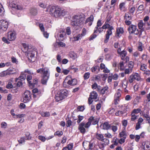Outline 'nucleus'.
Listing matches in <instances>:
<instances>
[{"label":"nucleus","mask_w":150,"mask_h":150,"mask_svg":"<svg viewBox=\"0 0 150 150\" xmlns=\"http://www.w3.org/2000/svg\"><path fill=\"white\" fill-rule=\"evenodd\" d=\"M85 18L81 16H74L73 20L71 24L74 27L79 26L83 23Z\"/></svg>","instance_id":"f257e3e1"},{"label":"nucleus","mask_w":150,"mask_h":150,"mask_svg":"<svg viewBox=\"0 0 150 150\" xmlns=\"http://www.w3.org/2000/svg\"><path fill=\"white\" fill-rule=\"evenodd\" d=\"M61 9L58 7L52 6L50 9V13L52 16L56 17L60 16Z\"/></svg>","instance_id":"f03ea898"},{"label":"nucleus","mask_w":150,"mask_h":150,"mask_svg":"<svg viewBox=\"0 0 150 150\" xmlns=\"http://www.w3.org/2000/svg\"><path fill=\"white\" fill-rule=\"evenodd\" d=\"M71 77L70 76H68L66 78L63 83V85L64 87H67V86L66 85L67 83L69 85H74L77 83V80L76 79H71Z\"/></svg>","instance_id":"7ed1b4c3"},{"label":"nucleus","mask_w":150,"mask_h":150,"mask_svg":"<svg viewBox=\"0 0 150 150\" xmlns=\"http://www.w3.org/2000/svg\"><path fill=\"white\" fill-rule=\"evenodd\" d=\"M8 22L5 20L0 21V30L2 31H6L8 27Z\"/></svg>","instance_id":"20e7f679"},{"label":"nucleus","mask_w":150,"mask_h":150,"mask_svg":"<svg viewBox=\"0 0 150 150\" xmlns=\"http://www.w3.org/2000/svg\"><path fill=\"white\" fill-rule=\"evenodd\" d=\"M36 53V50H30L29 51V62H34L36 59V57L35 56V54Z\"/></svg>","instance_id":"39448f33"},{"label":"nucleus","mask_w":150,"mask_h":150,"mask_svg":"<svg viewBox=\"0 0 150 150\" xmlns=\"http://www.w3.org/2000/svg\"><path fill=\"white\" fill-rule=\"evenodd\" d=\"M128 30L130 34L134 33L136 35H138L139 33V31L137 28V26L133 25L129 26Z\"/></svg>","instance_id":"423d86ee"},{"label":"nucleus","mask_w":150,"mask_h":150,"mask_svg":"<svg viewBox=\"0 0 150 150\" xmlns=\"http://www.w3.org/2000/svg\"><path fill=\"white\" fill-rule=\"evenodd\" d=\"M50 76V73L48 71L45 72V73L43 74L42 78L41 80V83L43 84H46L47 82L49 79Z\"/></svg>","instance_id":"0eeeda50"},{"label":"nucleus","mask_w":150,"mask_h":150,"mask_svg":"<svg viewBox=\"0 0 150 150\" xmlns=\"http://www.w3.org/2000/svg\"><path fill=\"white\" fill-rule=\"evenodd\" d=\"M113 29V27H110L109 29H108L106 32V38L104 40V42L105 43H107L110 38V36L112 34V30Z\"/></svg>","instance_id":"6e6552de"},{"label":"nucleus","mask_w":150,"mask_h":150,"mask_svg":"<svg viewBox=\"0 0 150 150\" xmlns=\"http://www.w3.org/2000/svg\"><path fill=\"white\" fill-rule=\"evenodd\" d=\"M16 38L15 33L12 31L8 33L7 38L10 41L13 40Z\"/></svg>","instance_id":"1a4fd4ad"},{"label":"nucleus","mask_w":150,"mask_h":150,"mask_svg":"<svg viewBox=\"0 0 150 150\" xmlns=\"http://www.w3.org/2000/svg\"><path fill=\"white\" fill-rule=\"evenodd\" d=\"M22 45L23 46L22 48V51L25 54V55L27 57L28 56V46L25 43H23Z\"/></svg>","instance_id":"9d476101"},{"label":"nucleus","mask_w":150,"mask_h":150,"mask_svg":"<svg viewBox=\"0 0 150 150\" xmlns=\"http://www.w3.org/2000/svg\"><path fill=\"white\" fill-rule=\"evenodd\" d=\"M28 73V70L27 69L24 72H22L18 78L16 79V80H19L21 81L24 80L26 77V74L25 73Z\"/></svg>","instance_id":"9b49d317"},{"label":"nucleus","mask_w":150,"mask_h":150,"mask_svg":"<svg viewBox=\"0 0 150 150\" xmlns=\"http://www.w3.org/2000/svg\"><path fill=\"white\" fill-rule=\"evenodd\" d=\"M93 19L94 17L93 16V15H91L89 17L86 19L85 21V23H88V26H91L92 24V23L93 20Z\"/></svg>","instance_id":"f8f14e48"},{"label":"nucleus","mask_w":150,"mask_h":150,"mask_svg":"<svg viewBox=\"0 0 150 150\" xmlns=\"http://www.w3.org/2000/svg\"><path fill=\"white\" fill-rule=\"evenodd\" d=\"M59 93L61 95L63 99L66 98L67 96L68 91L66 89H64L61 91L60 92H59Z\"/></svg>","instance_id":"ddd939ff"},{"label":"nucleus","mask_w":150,"mask_h":150,"mask_svg":"<svg viewBox=\"0 0 150 150\" xmlns=\"http://www.w3.org/2000/svg\"><path fill=\"white\" fill-rule=\"evenodd\" d=\"M85 123L82 122L81 123L79 126V129L80 130L81 133H84L86 132V130L83 127H85Z\"/></svg>","instance_id":"4468645a"},{"label":"nucleus","mask_w":150,"mask_h":150,"mask_svg":"<svg viewBox=\"0 0 150 150\" xmlns=\"http://www.w3.org/2000/svg\"><path fill=\"white\" fill-rule=\"evenodd\" d=\"M144 143V149L145 150H150V142L145 141Z\"/></svg>","instance_id":"2eb2a0df"},{"label":"nucleus","mask_w":150,"mask_h":150,"mask_svg":"<svg viewBox=\"0 0 150 150\" xmlns=\"http://www.w3.org/2000/svg\"><path fill=\"white\" fill-rule=\"evenodd\" d=\"M10 6L13 8H14L18 10H20L22 9L21 7L15 4L14 2H12L10 4Z\"/></svg>","instance_id":"dca6fc26"},{"label":"nucleus","mask_w":150,"mask_h":150,"mask_svg":"<svg viewBox=\"0 0 150 150\" xmlns=\"http://www.w3.org/2000/svg\"><path fill=\"white\" fill-rule=\"evenodd\" d=\"M145 23H143L142 21H140L138 23V26L139 29L142 30L145 28Z\"/></svg>","instance_id":"f3484780"},{"label":"nucleus","mask_w":150,"mask_h":150,"mask_svg":"<svg viewBox=\"0 0 150 150\" xmlns=\"http://www.w3.org/2000/svg\"><path fill=\"white\" fill-rule=\"evenodd\" d=\"M12 74V73H11V72L9 70L4 71L0 73V76L3 77L6 75H10Z\"/></svg>","instance_id":"a211bd4d"},{"label":"nucleus","mask_w":150,"mask_h":150,"mask_svg":"<svg viewBox=\"0 0 150 150\" xmlns=\"http://www.w3.org/2000/svg\"><path fill=\"white\" fill-rule=\"evenodd\" d=\"M30 13L32 16H35L38 13L37 9L35 8H32L30 10Z\"/></svg>","instance_id":"6ab92c4d"},{"label":"nucleus","mask_w":150,"mask_h":150,"mask_svg":"<svg viewBox=\"0 0 150 150\" xmlns=\"http://www.w3.org/2000/svg\"><path fill=\"white\" fill-rule=\"evenodd\" d=\"M102 129H103L108 130V129L110 127V125L109 124L108 122H105L102 125Z\"/></svg>","instance_id":"aec40b11"},{"label":"nucleus","mask_w":150,"mask_h":150,"mask_svg":"<svg viewBox=\"0 0 150 150\" xmlns=\"http://www.w3.org/2000/svg\"><path fill=\"white\" fill-rule=\"evenodd\" d=\"M93 117H90L88 119V122L85 125V127L86 128H88L90 125L91 124V122L93 121Z\"/></svg>","instance_id":"412c9836"},{"label":"nucleus","mask_w":150,"mask_h":150,"mask_svg":"<svg viewBox=\"0 0 150 150\" xmlns=\"http://www.w3.org/2000/svg\"><path fill=\"white\" fill-rule=\"evenodd\" d=\"M98 94L96 91L92 92L90 95V98L93 99H96L97 98Z\"/></svg>","instance_id":"4be33fe9"},{"label":"nucleus","mask_w":150,"mask_h":150,"mask_svg":"<svg viewBox=\"0 0 150 150\" xmlns=\"http://www.w3.org/2000/svg\"><path fill=\"white\" fill-rule=\"evenodd\" d=\"M127 85V82L126 78H125L122 81V86L123 88L125 89H126Z\"/></svg>","instance_id":"5701e85b"},{"label":"nucleus","mask_w":150,"mask_h":150,"mask_svg":"<svg viewBox=\"0 0 150 150\" xmlns=\"http://www.w3.org/2000/svg\"><path fill=\"white\" fill-rule=\"evenodd\" d=\"M100 75L94 76L91 78V80L94 81H98L100 80Z\"/></svg>","instance_id":"b1692460"},{"label":"nucleus","mask_w":150,"mask_h":150,"mask_svg":"<svg viewBox=\"0 0 150 150\" xmlns=\"http://www.w3.org/2000/svg\"><path fill=\"white\" fill-rule=\"evenodd\" d=\"M118 54L120 55L121 57V59L122 60H124L127 54V53L126 51L125 50L123 51H122V52H121L118 53Z\"/></svg>","instance_id":"393cba45"},{"label":"nucleus","mask_w":150,"mask_h":150,"mask_svg":"<svg viewBox=\"0 0 150 150\" xmlns=\"http://www.w3.org/2000/svg\"><path fill=\"white\" fill-rule=\"evenodd\" d=\"M55 98L57 102L59 101L64 99L61 96V95L59 92L56 95Z\"/></svg>","instance_id":"a878e982"},{"label":"nucleus","mask_w":150,"mask_h":150,"mask_svg":"<svg viewBox=\"0 0 150 150\" xmlns=\"http://www.w3.org/2000/svg\"><path fill=\"white\" fill-rule=\"evenodd\" d=\"M69 56L70 57L73 59H75L77 57V54L73 52H71L69 53Z\"/></svg>","instance_id":"bb28decb"},{"label":"nucleus","mask_w":150,"mask_h":150,"mask_svg":"<svg viewBox=\"0 0 150 150\" xmlns=\"http://www.w3.org/2000/svg\"><path fill=\"white\" fill-rule=\"evenodd\" d=\"M37 83L38 80L36 79L34 80L33 83H32L30 81H29V86H31L32 88H33L35 86V85H37Z\"/></svg>","instance_id":"cd10ccee"},{"label":"nucleus","mask_w":150,"mask_h":150,"mask_svg":"<svg viewBox=\"0 0 150 150\" xmlns=\"http://www.w3.org/2000/svg\"><path fill=\"white\" fill-rule=\"evenodd\" d=\"M121 95V93L120 92H118L115 94V103L116 105L118 103L117 101L119 100L118 98L120 97Z\"/></svg>","instance_id":"c85d7f7f"},{"label":"nucleus","mask_w":150,"mask_h":150,"mask_svg":"<svg viewBox=\"0 0 150 150\" xmlns=\"http://www.w3.org/2000/svg\"><path fill=\"white\" fill-rule=\"evenodd\" d=\"M69 14V12L66 11L65 10H62L61 9L60 16H67Z\"/></svg>","instance_id":"c756f323"},{"label":"nucleus","mask_w":150,"mask_h":150,"mask_svg":"<svg viewBox=\"0 0 150 150\" xmlns=\"http://www.w3.org/2000/svg\"><path fill=\"white\" fill-rule=\"evenodd\" d=\"M124 30L123 28H117V35L119 37L120 34H122Z\"/></svg>","instance_id":"7c9ffc66"},{"label":"nucleus","mask_w":150,"mask_h":150,"mask_svg":"<svg viewBox=\"0 0 150 150\" xmlns=\"http://www.w3.org/2000/svg\"><path fill=\"white\" fill-rule=\"evenodd\" d=\"M73 146L72 144H69L67 146L64 147L62 150H71L73 148Z\"/></svg>","instance_id":"2f4dec72"},{"label":"nucleus","mask_w":150,"mask_h":150,"mask_svg":"<svg viewBox=\"0 0 150 150\" xmlns=\"http://www.w3.org/2000/svg\"><path fill=\"white\" fill-rule=\"evenodd\" d=\"M103 29H106L108 28V29H109L110 27H113L112 26H111L108 23L107 21H106L105 24L103 25L102 27Z\"/></svg>","instance_id":"473e14b6"},{"label":"nucleus","mask_w":150,"mask_h":150,"mask_svg":"<svg viewBox=\"0 0 150 150\" xmlns=\"http://www.w3.org/2000/svg\"><path fill=\"white\" fill-rule=\"evenodd\" d=\"M96 137L97 139L101 141L104 138V136L102 134L97 133L96 134Z\"/></svg>","instance_id":"72a5a7b5"},{"label":"nucleus","mask_w":150,"mask_h":150,"mask_svg":"<svg viewBox=\"0 0 150 150\" xmlns=\"http://www.w3.org/2000/svg\"><path fill=\"white\" fill-rule=\"evenodd\" d=\"M102 23L100 20H99L97 22V26L94 30V33H96V31L97 30L98 28L100 26L102 25Z\"/></svg>","instance_id":"f704fd0d"},{"label":"nucleus","mask_w":150,"mask_h":150,"mask_svg":"<svg viewBox=\"0 0 150 150\" xmlns=\"http://www.w3.org/2000/svg\"><path fill=\"white\" fill-rule=\"evenodd\" d=\"M125 19L126 20H130L132 19V16L129 13H125Z\"/></svg>","instance_id":"c9c22d12"},{"label":"nucleus","mask_w":150,"mask_h":150,"mask_svg":"<svg viewBox=\"0 0 150 150\" xmlns=\"http://www.w3.org/2000/svg\"><path fill=\"white\" fill-rule=\"evenodd\" d=\"M119 135L120 137H123V138H124V137H125L126 138L127 134L125 131L124 130L122 131L119 134Z\"/></svg>","instance_id":"e433bc0d"},{"label":"nucleus","mask_w":150,"mask_h":150,"mask_svg":"<svg viewBox=\"0 0 150 150\" xmlns=\"http://www.w3.org/2000/svg\"><path fill=\"white\" fill-rule=\"evenodd\" d=\"M102 142V144L104 145L108 144L109 143V140L106 138H103L102 140H101Z\"/></svg>","instance_id":"4c0bfd02"},{"label":"nucleus","mask_w":150,"mask_h":150,"mask_svg":"<svg viewBox=\"0 0 150 150\" xmlns=\"http://www.w3.org/2000/svg\"><path fill=\"white\" fill-rule=\"evenodd\" d=\"M47 70H45V69L43 68H40L38 69L37 71V72L38 73H43V74L45 73V72H47Z\"/></svg>","instance_id":"58836bf2"},{"label":"nucleus","mask_w":150,"mask_h":150,"mask_svg":"<svg viewBox=\"0 0 150 150\" xmlns=\"http://www.w3.org/2000/svg\"><path fill=\"white\" fill-rule=\"evenodd\" d=\"M135 80L139 81L140 78L139 75L138 74H135L134 75H132Z\"/></svg>","instance_id":"ea45409f"},{"label":"nucleus","mask_w":150,"mask_h":150,"mask_svg":"<svg viewBox=\"0 0 150 150\" xmlns=\"http://www.w3.org/2000/svg\"><path fill=\"white\" fill-rule=\"evenodd\" d=\"M143 116L144 118L146 119L147 120H150V117L149 115V113L148 112L144 113Z\"/></svg>","instance_id":"a19ab883"},{"label":"nucleus","mask_w":150,"mask_h":150,"mask_svg":"<svg viewBox=\"0 0 150 150\" xmlns=\"http://www.w3.org/2000/svg\"><path fill=\"white\" fill-rule=\"evenodd\" d=\"M41 115L43 117H48L50 116V113L49 112H41Z\"/></svg>","instance_id":"79ce46f5"},{"label":"nucleus","mask_w":150,"mask_h":150,"mask_svg":"<svg viewBox=\"0 0 150 150\" xmlns=\"http://www.w3.org/2000/svg\"><path fill=\"white\" fill-rule=\"evenodd\" d=\"M125 3H121L119 5V8L120 10L122 11H124L125 9Z\"/></svg>","instance_id":"37998d69"},{"label":"nucleus","mask_w":150,"mask_h":150,"mask_svg":"<svg viewBox=\"0 0 150 150\" xmlns=\"http://www.w3.org/2000/svg\"><path fill=\"white\" fill-rule=\"evenodd\" d=\"M125 50V47L124 46L120 47L117 50V52L118 53L121 52L122 51Z\"/></svg>","instance_id":"c03bdc74"},{"label":"nucleus","mask_w":150,"mask_h":150,"mask_svg":"<svg viewBox=\"0 0 150 150\" xmlns=\"http://www.w3.org/2000/svg\"><path fill=\"white\" fill-rule=\"evenodd\" d=\"M108 90L107 87H105L101 89L100 90V93L103 95Z\"/></svg>","instance_id":"a18cd8bd"},{"label":"nucleus","mask_w":150,"mask_h":150,"mask_svg":"<svg viewBox=\"0 0 150 150\" xmlns=\"http://www.w3.org/2000/svg\"><path fill=\"white\" fill-rule=\"evenodd\" d=\"M57 44L59 46L61 47H64L66 45V44L65 43L62 42H57Z\"/></svg>","instance_id":"49530a36"},{"label":"nucleus","mask_w":150,"mask_h":150,"mask_svg":"<svg viewBox=\"0 0 150 150\" xmlns=\"http://www.w3.org/2000/svg\"><path fill=\"white\" fill-rule=\"evenodd\" d=\"M82 37V35L81 34H79L77 36H76L74 37V40L77 41L79 39H81Z\"/></svg>","instance_id":"de8ad7c7"},{"label":"nucleus","mask_w":150,"mask_h":150,"mask_svg":"<svg viewBox=\"0 0 150 150\" xmlns=\"http://www.w3.org/2000/svg\"><path fill=\"white\" fill-rule=\"evenodd\" d=\"M134 66V63L132 62H130L128 65V68L132 70Z\"/></svg>","instance_id":"09e8293b"},{"label":"nucleus","mask_w":150,"mask_h":150,"mask_svg":"<svg viewBox=\"0 0 150 150\" xmlns=\"http://www.w3.org/2000/svg\"><path fill=\"white\" fill-rule=\"evenodd\" d=\"M71 33L70 28L69 27H67L66 29V34L68 35H70Z\"/></svg>","instance_id":"8fccbe9b"},{"label":"nucleus","mask_w":150,"mask_h":150,"mask_svg":"<svg viewBox=\"0 0 150 150\" xmlns=\"http://www.w3.org/2000/svg\"><path fill=\"white\" fill-rule=\"evenodd\" d=\"M63 133L62 131H59L56 132L54 133L55 135H57L58 136H61L63 134Z\"/></svg>","instance_id":"3c124183"},{"label":"nucleus","mask_w":150,"mask_h":150,"mask_svg":"<svg viewBox=\"0 0 150 150\" xmlns=\"http://www.w3.org/2000/svg\"><path fill=\"white\" fill-rule=\"evenodd\" d=\"M131 121H134L137 119V116L133 113H131Z\"/></svg>","instance_id":"603ef678"},{"label":"nucleus","mask_w":150,"mask_h":150,"mask_svg":"<svg viewBox=\"0 0 150 150\" xmlns=\"http://www.w3.org/2000/svg\"><path fill=\"white\" fill-rule=\"evenodd\" d=\"M141 110L139 108L134 109L133 110L132 113L135 115V114L138 113Z\"/></svg>","instance_id":"864d4df0"},{"label":"nucleus","mask_w":150,"mask_h":150,"mask_svg":"<svg viewBox=\"0 0 150 150\" xmlns=\"http://www.w3.org/2000/svg\"><path fill=\"white\" fill-rule=\"evenodd\" d=\"M84 117L82 116H80V115L78 116V120L77 121V122L78 123H79L83 119Z\"/></svg>","instance_id":"5fc2aeb1"},{"label":"nucleus","mask_w":150,"mask_h":150,"mask_svg":"<svg viewBox=\"0 0 150 150\" xmlns=\"http://www.w3.org/2000/svg\"><path fill=\"white\" fill-rule=\"evenodd\" d=\"M132 71V70L129 68L126 69L125 70V73L126 74H129Z\"/></svg>","instance_id":"6e6d98bb"},{"label":"nucleus","mask_w":150,"mask_h":150,"mask_svg":"<svg viewBox=\"0 0 150 150\" xmlns=\"http://www.w3.org/2000/svg\"><path fill=\"white\" fill-rule=\"evenodd\" d=\"M90 74L89 72L86 73L84 75V78L85 79H88L90 76Z\"/></svg>","instance_id":"4d7b16f0"},{"label":"nucleus","mask_w":150,"mask_h":150,"mask_svg":"<svg viewBox=\"0 0 150 150\" xmlns=\"http://www.w3.org/2000/svg\"><path fill=\"white\" fill-rule=\"evenodd\" d=\"M120 70H122L124 69V63L123 62H121L120 64Z\"/></svg>","instance_id":"13d9d810"},{"label":"nucleus","mask_w":150,"mask_h":150,"mask_svg":"<svg viewBox=\"0 0 150 150\" xmlns=\"http://www.w3.org/2000/svg\"><path fill=\"white\" fill-rule=\"evenodd\" d=\"M39 139L43 142H45L46 139V138L43 136H40L38 137Z\"/></svg>","instance_id":"bf43d9fd"},{"label":"nucleus","mask_w":150,"mask_h":150,"mask_svg":"<svg viewBox=\"0 0 150 150\" xmlns=\"http://www.w3.org/2000/svg\"><path fill=\"white\" fill-rule=\"evenodd\" d=\"M146 65L145 64H142L140 67V69L141 70L143 71V70H144L145 69H146Z\"/></svg>","instance_id":"052dcab7"},{"label":"nucleus","mask_w":150,"mask_h":150,"mask_svg":"<svg viewBox=\"0 0 150 150\" xmlns=\"http://www.w3.org/2000/svg\"><path fill=\"white\" fill-rule=\"evenodd\" d=\"M134 80H135L134 79V77L132 75H130L129 79V81L130 83H132Z\"/></svg>","instance_id":"680f3d73"},{"label":"nucleus","mask_w":150,"mask_h":150,"mask_svg":"<svg viewBox=\"0 0 150 150\" xmlns=\"http://www.w3.org/2000/svg\"><path fill=\"white\" fill-rule=\"evenodd\" d=\"M39 6L42 8H45L47 7V5L42 3H40L39 4Z\"/></svg>","instance_id":"e2e57ef3"},{"label":"nucleus","mask_w":150,"mask_h":150,"mask_svg":"<svg viewBox=\"0 0 150 150\" xmlns=\"http://www.w3.org/2000/svg\"><path fill=\"white\" fill-rule=\"evenodd\" d=\"M105 137L108 138H111L112 137V134L108 132H107L105 134Z\"/></svg>","instance_id":"0e129e2a"},{"label":"nucleus","mask_w":150,"mask_h":150,"mask_svg":"<svg viewBox=\"0 0 150 150\" xmlns=\"http://www.w3.org/2000/svg\"><path fill=\"white\" fill-rule=\"evenodd\" d=\"M126 139V137H124V138H122L120 139L119 140V142L120 144H122L124 143L125 142V140Z\"/></svg>","instance_id":"69168bd1"},{"label":"nucleus","mask_w":150,"mask_h":150,"mask_svg":"<svg viewBox=\"0 0 150 150\" xmlns=\"http://www.w3.org/2000/svg\"><path fill=\"white\" fill-rule=\"evenodd\" d=\"M39 26L41 31L42 32H44L45 30V29L43 24L42 23L40 24L39 25Z\"/></svg>","instance_id":"338daca9"},{"label":"nucleus","mask_w":150,"mask_h":150,"mask_svg":"<svg viewBox=\"0 0 150 150\" xmlns=\"http://www.w3.org/2000/svg\"><path fill=\"white\" fill-rule=\"evenodd\" d=\"M84 107L83 106H79L77 108V110L79 111H82L84 110Z\"/></svg>","instance_id":"774afa93"}]
</instances>
